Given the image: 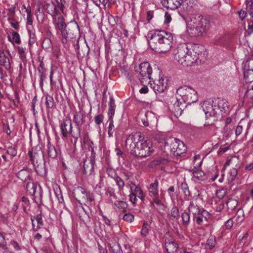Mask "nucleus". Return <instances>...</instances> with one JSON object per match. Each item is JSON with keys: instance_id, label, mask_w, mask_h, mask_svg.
<instances>
[{"instance_id": "nucleus-1", "label": "nucleus", "mask_w": 253, "mask_h": 253, "mask_svg": "<svg viewBox=\"0 0 253 253\" xmlns=\"http://www.w3.org/2000/svg\"><path fill=\"white\" fill-rule=\"evenodd\" d=\"M126 148L134 156L146 157L150 156L154 149L151 142L145 140L140 133H134L128 135L126 140Z\"/></svg>"}, {"instance_id": "nucleus-2", "label": "nucleus", "mask_w": 253, "mask_h": 253, "mask_svg": "<svg viewBox=\"0 0 253 253\" xmlns=\"http://www.w3.org/2000/svg\"><path fill=\"white\" fill-rule=\"evenodd\" d=\"M150 48L157 53L169 51L172 47L173 37L172 34L164 30L156 31L148 38Z\"/></svg>"}, {"instance_id": "nucleus-3", "label": "nucleus", "mask_w": 253, "mask_h": 253, "mask_svg": "<svg viewBox=\"0 0 253 253\" xmlns=\"http://www.w3.org/2000/svg\"><path fill=\"white\" fill-rule=\"evenodd\" d=\"M164 152L167 155H171L179 157L185 154L187 148L183 142L179 139L167 137L164 139Z\"/></svg>"}, {"instance_id": "nucleus-4", "label": "nucleus", "mask_w": 253, "mask_h": 253, "mask_svg": "<svg viewBox=\"0 0 253 253\" xmlns=\"http://www.w3.org/2000/svg\"><path fill=\"white\" fill-rule=\"evenodd\" d=\"M211 27V22L208 18L198 16L191 19L188 25V32L192 36H201L206 34Z\"/></svg>"}, {"instance_id": "nucleus-5", "label": "nucleus", "mask_w": 253, "mask_h": 253, "mask_svg": "<svg viewBox=\"0 0 253 253\" xmlns=\"http://www.w3.org/2000/svg\"><path fill=\"white\" fill-rule=\"evenodd\" d=\"M30 160L32 162L37 173L40 175L45 172L43 153L40 147H37L29 152Z\"/></svg>"}, {"instance_id": "nucleus-6", "label": "nucleus", "mask_w": 253, "mask_h": 253, "mask_svg": "<svg viewBox=\"0 0 253 253\" xmlns=\"http://www.w3.org/2000/svg\"><path fill=\"white\" fill-rule=\"evenodd\" d=\"M176 93L185 104H190L198 100L197 91L190 86L187 85L180 86L177 88Z\"/></svg>"}, {"instance_id": "nucleus-7", "label": "nucleus", "mask_w": 253, "mask_h": 253, "mask_svg": "<svg viewBox=\"0 0 253 253\" xmlns=\"http://www.w3.org/2000/svg\"><path fill=\"white\" fill-rule=\"evenodd\" d=\"M202 107L205 113L206 119L211 121L208 123L212 124L214 122L221 117L220 112H218L215 108L216 106L213 101H205Z\"/></svg>"}, {"instance_id": "nucleus-8", "label": "nucleus", "mask_w": 253, "mask_h": 253, "mask_svg": "<svg viewBox=\"0 0 253 253\" xmlns=\"http://www.w3.org/2000/svg\"><path fill=\"white\" fill-rule=\"evenodd\" d=\"M79 31V26L76 23L71 22L68 25L61 33L62 43H67L70 39H72L77 35Z\"/></svg>"}, {"instance_id": "nucleus-9", "label": "nucleus", "mask_w": 253, "mask_h": 253, "mask_svg": "<svg viewBox=\"0 0 253 253\" xmlns=\"http://www.w3.org/2000/svg\"><path fill=\"white\" fill-rule=\"evenodd\" d=\"M76 199L79 203L83 202L85 205L90 206L91 203L94 200L92 194H86L85 190L82 187H78L75 193Z\"/></svg>"}, {"instance_id": "nucleus-10", "label": "nucleus", "mask_w": 253, "mask_h": 253, "mask_svg": "<svg viewBox=\"0 0 253 253\" xmlns=\"http://www.w3.org/2000/svg\"><path fill=\"white\" fill-rule=\"evenodd\" d=\"M85 115L81 111L74 113L73 121L77 127V133L73 135V138L76 140L81 136V127L85 122Z\"/></svg>"}, {"instance_id": "nucleus-11", "label": "nucleus", "mask_w": 253, "mask_h": 253, "mask_svg": "<svg viewBox=\"0 0 253 253\" xmlns=\"http://www.w3.org/2000/svg\"><path fill=\"white\" fill-rule=\"evenodd\" d=\"M158 188V181L156 180L154 183L150 184L148 188L149 195L153 198V200L150 201V204L153 206H154L155 203L158 206H163V203L159 198Z\"/></svg>"}, {"instance_id": "nucleus-12", "label": "nucleus", "mask_w": 253, "mask_h": 253, "mask_svg": "<svg viewBox=\"0 0 253 253\" xmlns=\"http://www.w3.org/2000/svg\"><path fill=\"white\" fill-rule=\"evenodd\" d=\"M60 129L62 137L67 138L68 134L71 133L73 137L74 134H76L77 130L73 131L71 120L69 118H65L60 125Z\"/></svg>"}, {"instance_id": "nucleus-13", "label": "nucleus", "mask_w": 253, "mask_h": 253, "mask_svg": "<svg viewBox=\"0 0 253 253\" xmlns=\"http://www.w3.org/2000/svg\"><path fill=\"white\" fill-rule=\"evenodd\" d=\"M173 104L169 106V109L174 114V116L178 118L182 114L183 110L186 107V104L184 102L180 101V98L174 99L172 101Z\"/></svg>"}, {"instance_id": "nucleus-14", "label": "nucleus", "mask_w": 253, "mask_h": 253, "mask_svg": "<svg viewBox=\"0 0 253 253\" xmlns=\"http://www.w3.org/2000/svg\"><path fill=\"white\" fill-rule=\"evenodd\" d=\"M137 72H139L140 75V80L151 79L152 70L148 62L141 63Z\"/></svg>"}, {"instance_id": "nucleus-15", "label": "nucleus", "mask_w": 253, "mask_h": 253, "mask_svg": "<svg viewBox=\"0 0 253 253\" xmlns=\"http://www.w3.org/2000/svg\"><path fill=\"white\" fill-rule=\"evenodd\" d=\"M215 104L216 109L218 112H220L221 114V117L223 116L224 114L229 111V105L228 101L221 98H217L214 101Z\"/></svg>"}, {"instance_id": "nucleus-16", "label": "nucleus", "mask_w": 253, "mask_h": 253, "mask_svg": "<svg viewBox=\"0 0 253 253\" xmlns=\"http://www.w3.org/2000/svg\"><path fill=\"white\" fill-rule=\"evenodd\" d=\"M165 248L167 253H174L177 252L178 246L175 240L169 236L165 239Z\"/></svg>"}, {"instance_id": "nucleus-17", "label": "nucleus", "mask_w": 253, "mask_h": 253, "mask_svg": "<svg viewBox=\"0 0 253 253\" xmlns=\"http://www.w3.org/2000/svg\"><path fill=\"white\" fill-rule=\"evenodd\" d=\"M167 80L160 76L158 80H155L152 87L156 93H161L167 88Z\"/></svg>"}, {"instance_id": "nucleus-18", "label": "nucleus", "mask_w": 253, "mask_h": 253, "mask_svg": "<svg viewBox=\"0 0 253 253\" xmlns=\"http://www.w3.org/2000/svg\"><path fill=\"white\" fill-rule=\"evenodd\" d=\"M197 58V55H192L191 51L189 49V52L186 53V55H184V57L182 58L183 60H180L179 63L183 66H190L196 61Z\"/></svg>"}, {"instance_id": "nucleus-19", "label": "nucleus", "mask_w": 253, "mask_h": 253, "mask_svg": "<svg viewBox=\"0 0 253 253\" xmlns=\"http://www.w3.org/2000/svg\"><path fill=\"white\" fill-rule=\"evenodd\" d=\"M189 52V48L187 45L183 43L178 45L174 53V57L175 59L179 63L180 60H182V58L184 55H186V53Z\"/></svg>"}, {"instance_id": "nucleus-20", "label": "nucleus", "mask_w": 253, "mask_h": 253, "mask_svg": "<svg viewBox=\"0 0 253 253\" xmlns=\"http://www.w3.org/2000/svg\"><path fill=\"white\" fill-rule=\"evenodd\" d=\"M43 7L46 12L51 15L52 17L59 13L58 10L57 9L55 1L54 2L52 0L46 1Z\"/></svg>"}, {"instance_id": "nucleus-21", "label": "nucleus", "mask_w": 253, "mask_h": 253, "mask_svg": "<svg viewBox=\"0 0 253 253\" xmlns=\"http://www.w3.org/2000/svg\"><path fill=\"white\" fill-rule=\"evenodd\" d=\"M162 5L171 10H175L182 4L181 0H160Z\"/></svg>"}, {"instance_id": "nucleus-22", "label": "nucleus", "mask_w": 253, "mask_h": 253, "mask_svg": "<svg viewBox=\"0 0 253 253\" xmlns=\"http://www.w3.org/2000/svg\"><path fill=\"white\" fill-rule=\"evenodd\" d=\"M53 23L56 28L61 33L68 25L66 24L63 16L57 14L53 17Z\"/></svg>"}, {"instance_id": "nucleus-23", "label": "nucleus", "mask_w": 253, "mask_h": 253, "mask_svg": "<svg viewBox=\"0 0 253 253\" xmlns=\"http://www.w3.org/2000/svg\"><path fill=\"white\" fill-rule=\"evenodd\" d=\"M108 245L113 253H123L117 240L114 237H111L108 239Z\"/></svg>"}, {"instance_id": "nucleus-24", "label": "nucleus", "mask_w": 253, "mask_h": 253, "mask_svg": "<svg viewBox=\"0 0 253 253\" xmlns=\"http://www.w3.org/2000/svg\"><path fill=\"white\" fill-rule=\"evenodd\" d=\"M32 171L28 168L23 169L16 173V176L24 182L31 180Z\"/></svg>"}, {"instance_id": "nucleus-25", "label": "nucleus", "mask_w": 253, "mask_h": 253, "mask_svg": "<svg viewBox=\"0 0 253 253\" xmlns=\"http://www.w3.org/2000/svg\"><path fill=\"white\" fill-rule=\"evenodd\" d=\"M210 217L209 213L204 210H202V211L199 214L194 220H195L197 224L199 225L207 224L208 222V218Z\"/></svg>"}, {"instance_id": "nucleus-26", "label": "nucleus", "mask_w": 253, "mask_h": 253, "mask_svg": "<svg viewBox=\"0 0 253 253\" xmlns=\"http://www.w3.org/2000/svg\"><path fill=\"white\" fill-rule=\"evenodd\" d=\"M31 219L32 223V227L34 231H38V230L41 228V226L43 225L42 217L41 213L38 214L35 217H32Z\"/></svg>"}, {"instance_id": "nucleus-27", "label": "nucleus", "mask_w": 253, "mask_h": 253, "mask_svg": "<svg viewBox=\"0 0 253 253\" xmlns=\"http://www.w3.org/2000/svg\"><path fill=\"white\" fill-rule=\"evenodd\" d=\"M199 206L194 205L193 203H191L188 207V212L192 214L193 220L198 216L199 214L202 211Z\"/></svg>"}, {"instance_id": "nucleus-28", "label": "nucleus", "mask_w": 253, "mask_h": 253, "mask_svg": "<svg viewBox=\"0 0 253 253\" xmlns=\"http://www.w3.org/2000/svg\"><path fill=\"white\" fill-rule=\"evenodd\" d=\"M0 65L3 66L6 70H9L11 68L10 60L5 56L4 52L0 53Z\"/></svg>"}, {"instance_id": "nucleus-29", "label": "nucleus", "mask_w": 253, "mask_h": 253, "mask_svg": "<svg viewBox=\"0 0 253 253\" xmlns=\"http://www.w3.org/2000/svg\"><path fill=\"white\" fill-rule=\"evenodd\" d=\"M94 162L92 160L84 161V173L86 174H91L94 171Z\"/></svg>"}, {"instance_id": "nucleus-30", "label": "nucleus", "mask_w": 253, "mask_h": 253, "mask_svg": "<svg viewBox=\"0 0 253 253\" xmlns=\"http://www.w3.org/2000/svg\"><path fill=\"white\" fill-rule=\"evenodd\" d=\"M31 195H33L34 197V200L35 201V202L38 205H42V190L40 185H38V188L36 190L35 193L32 194Z\"/></svg>"}, {"instance_id": "nucleus-31", "label": "nucleus", "mask_w": 253, "mask_h": 253, "mask_svg": "<svg viewBox=\"0 0 253 253\" xmlns=\"http://www.w3.org/2000/svg\"><path fill=\"white\" fill-rule=\"evenodd\" d=\"M116 104L113 97L110 96L109 103V109L108 116L109 119H113L116 109Z\"/></svg>"}, {"instance_id": "nucleus-32", "label": "nucleus", "mask_w": 253, "mask_h": 253, "mask_svg": "<svg viewBox=\"0 0 253 253\" xmlns=\"http://www.w3.org/2000/svg\"><path fill=\"white\" fill-rule=\"evenodd\" d=\"M47 154L49 158L55 159L57 156V152L55 147L48 142L47 144Z\"/></svg>"}, {"instance_id": "nucleus-33", "label": "nucleus", "mask_w": 253, "mask_h": 253, "mask_svg": "<svg viewBox=\"0 0 253 253\" xmlns=\"http://www.w3.org/2000/svg\"><path fill=\"white\" fill-rule=\"evenodd\" d=\"M8 41L11 42L12 43H16L17 44H20L21 43L20 37L19 34L14 31H12L11 33V36H8Z\"/></svg>"}, {"instance_id": "nucleus-34", "label": "nucleus", "mask_w": 253, "mask_h": 253, "mask_svg": "<svg viewBox=\"0 0 253 253\" xmlns=\"http://www.w3.org/2000/svg\"><path fill=\"white\" fill-rule=\"evenodd\" d=\"M27 191L30 194H34L38 188V185L35 184L31 180L28 181L26 186Z\"/></svg>"}, {"instance_id": "nucleus-35", "label": "nucleus", "mask_w": 253, "mask_h": 253, "mask_svg": "<svg viewBox=\"0 0 253 253\" xmlns=\"http://www.w3.org/2000/svg\"><path fill=\"white\" fill-rule=\"evenodd\" d=\"M244 77L247 83L253 82V70L245 69L244 71Z\"/></svg>"}, {"instance_id": "nucleus-36", "label": "nucleus", "mask_w": 253, "mask_h": 253, "mask_svg": "<svg viewBox=\"0 0 253 253\" xmlns=\"http://www.w3.org/2000/svg\"><path fill=\"white\" fill-rule=\"evenodd\" d=\"M45 104L46 105V109L47 111H48L50 109L53 108L54 106L53 98L52 96L48 94L45 95Z\"/></svg>"}, {"instance_id": "nucleus-37", "label": "nucleus", "mask_w": 253, "mask_h": 253, "mask_svg": "<svg viewBox=\"0 0 253 253\" xmlns=\"http://www.w3.org/2000/svg\"><path fill=\"white\" fill-rule=\"evenodd\" d=\"M227 207L229 210H234L238 205V201L234 199L229 198L226 203Z\"/></svg>"}, {"instance_id": "nucleus-38", "label": "nucleus", "mask_w": 253, "mask_h": 253, "mask_svg": "<svg viewBox=\"0 0 253 253\" xmlns=\"http://www.w3.org/2000/svg\"><path fill=\"white\" fill-rule=\"evenodd\" d=\"M182 224L184 227H187L190 223V214L188 212L184 211L181 213Z\"/></svg>"}, {"instance_id": "nucleus-39", "label": "nucleus", "mask_w": 253, "mask_h": 253, "mask_svg": "<svg viewBox=\"0 0 253 253\" xmlns=\"http://www.w3.org/2000/svg\"><path fill=\"white\" fill-rule=\"evenodd\" d=\"M18 52L19 55V57L23 62V63L26 65L27 62V59L25 54V49L21 46H17Z\"/></svg>"}, {"instance_id": "nucleus-40", "label": "nucleus", "mask_w": 253, "mask_h": 253, "mask_svg": "<svg viewBox=\"0 0 253 253\" xmlns=\"http://www.w3.org/2000/svg\"><path fill=\"white\" fill-rule=\"evenodd\" d=\"M192 50L195 55H199L205 50V47L203 45L195 44L192 46Z\"/></svg>"}, {"instance_id": "nucleus-41", "label": "nucleus", "mask_w": 253, "mask_h": 253, "mask_svg": "<svg viewBox=\"0 0 253 253\" xmlns=\"http://www.w3.org/2000/svg\"><path fill=\"white\" fill-rule=\"evenodd\" d=\"M180 188L184 195L185 198L187 199L190 196V192L187 184L185 182H182L181 184Z\"/></svg>"}, {"instance_id": "nucleus-42", "label": "nucleus", "mask_w": 253, "mask_h": 253, "mask_svg": "<svg viewBox=\"0 0 253 253\" xmlns=\"http://www.w3.org/2000/svg\"><path fill=\"white\" fill-rule=\"evenodd\" d=\"M193 176L197 180H203L204 179L205 173L201 170L197 169L193 171Z\"/></svg>"}, {"instance_id": "nucleus-43", "label": "nucleus", "mask_w": 253, "mask_h": 253, "mask_svg": "<svg viewBox=\"0 0 253 253\" xmlns=\"http://www.w3.org/2000/svg\"><path fill=\"white\" fill-rule=\"evenodd\" d=\"M150 230V225L147 223H144L141 230V235L143 237H146L148 234Z\"/></svg>"}, {"instance_id": "nucleus-44", "label": "nucleus", "mask_w": 253, "mask_h": 253, "mask_svg": "<svg viewBox=\"0 0 253 253\" xmlns=\"http://www.w3.org/2000/svg\"><path fill=\"white\" fill-rule=\"evenodd\" d=\"M55 194L57 197V199L60 203L64 202L63 197L61 193V191L58 186H56L54 188Z\"/></svg>"}, {"instance_id": "nucleus-45", "label": "nucleus", "mask_w": 253, "mask_h": 253, "mask_svg": "<svg viewBox=\"0 0 253 253\" xmlns=\"http://www.w3.org/2000/svg\"><path fill=\"white\" fill-rule=\"evenodd\" d=\"M238 158L236 156L232 157L231 159L227 160L225 162L224 167H227L231 165L232 167L236 166V163H238Z\"/></svg>"}, {"instance_id": "nucleus-46", "label": "nucleus", "mask_w": 253, "mask_h": 253, "mask_svg": "<svg viewBox=\"0 0 253 253\" xmlns=\"http://www.w3.org/2000/svg\"><path fill=\"white\" fill-rule=\"evenodd\" d=\"M93 2L97 5L100 6L101 4H102L104 6L106 5H108L109 6L111 5L113 2L114 0H92Z\"/></svg>"}, {"instance_id": "nucleus-47", "label": "nucleus", "mask_w": 253, "mask_h": 253, "mask_svg": "<svg viewBox=\"0 0 253 253\" xmlns=\"http://www.w3.org/2000/svg\"><path fill=\"white\" fill-rule=\"evenodd\" d=\"M237 170L235 168L232 169L230 172V175L228 177V181L229 183H232L233 181L235 179V178L237 175Z\"/></svg>"}, {"instance_id": "nucleus-48", "label": "nucleus", "mask_w": 253, "mask_h": 253, "mask_svg": "<svg viewBox=\"0 0 253 253\" xmlns=\"http://www.w3.org/2000/svg\"><path fill=\"white\" fill-rule=\"evenodd\" d=\"M114 180L118 187L119 190L120 191H122L125 186V182L124 180L118 176L115 178Z\"/></svg>"}, {"instance_id": "nucleus-49", "label": "nucleus", "mask_w": 253, "mask_h": 253, "mask_svg": "<svg viewBox=\"0 0 253 253\" xmlns=\"http://www.w3.org/2000/svg\"><path fill=\"white\" fill-rule=\"evenodd\" d=\"M7 153L12 157L16 156L17 153V146L15 145L8 146L7 149Z\"/></svg>"}, {"instance_id": "nucleus-50", "label": "nucleus", "mask_w": 253, "mask_h": 253, "mask_svg": "<svg viewBox=\"0 0 253 253\" xmlns=\"http://www.w3.org/2000/svg\"><path fill=\"white\" fill-rule=\"evenodd\" d=\"M114 205L120 209H125L127 207V203L124 201L121 200L116 201L114 203Z\"/></svg>"}, {"instance_id": "nucleus-51", "label": "nucleus", "mask_w": 253, "mask_h": 253, "mask_svg": "<svg viewBox=\"0 0 253 253\" xmlns=\"http://www.w3.org/2000/svg\"><path fill=\"white\" fill-rule=\"evenodd\" d=\"M248 29L247 32L249 35H251L253 33V18H250L248 20Z\"/></svg>"}, {"instance_id": "nucleus-52", "label": "nucleus", "mask_w": 253, "mask_h": 253, "mask_svg": "<svg viewBox=\"0 0 253 253\" xmlns=\"http://www.w3.org/2000/svg\"><path fill=\"white\" fill-rule=\"evenodd\" d=\"M171 215L174 218L178 219L180 216L178 208L176 207H173L170 211Z\"/></svg>"}, {"instance_id": "nucleus-53", "label": "nucleus", "mask_w": 253, "mask_h": 253, "mask_svg": "<svg viewBox=\"0 0 253 253\" xmlns=\"http://www.w3.org/2000/svg\"><path fill=\"white\" fill-rule=\"evenodd\" d=\"M28 32L29 34V44L30 45L33 44L36 41V35L34 33L32 32L31 31L28 30Z\"/></svg>"}, {"instance_id": "nucleus-54", "label": "nucleus", "mask_w": 253, "mask_h": 253, "mask_svg": "<svg viewBox=\"0 0 253 253\" xmlns=\"http://www.w3.org/2000/svg\"><path fill=\"white\" fill-rule=\"evenodd\" d=\"M14 97L12 99V101L14 106L17 107L19 103V96L18 93L17 91H14ZM9 99L11 100L10 98H9Z\"/></svg>"}, {"instance_id": "nucleus-55", "label": "nucleus", "mask_w": 253, "mask_h": 253, "mask_svg": "<svg viewBox=\"0 0 253 253\" xmlns=\"http://www.w3.org/2000/svg\"><path fill=\"white\" fill-rule=\"evenodd\" d=\"M215 238L211 237L208 239L206 245L209 246L210 249H212L215 246Z\"/></svg>"}, {"instance_id": "nucleus-56", "label": "nucleus", "mask_w": 253, "mask_h": 253, "mask_svg": "<svg viewBox=\"0 0 253 253\" xmlns=\"http://www.w3.org/2000/svg\"><path fill=\"white\" fill-rule=\"evenodd\" d=\"M134 216L131 213H128L125 214L123 217V219L127 222H131L134 220Z\"/></svg>"}, {"instance_id": "nucleus-57", "label": "nucleus", "mask_w": 253, "mask_h": 253, "mask_svg": "<svg viewBox=\"0 0 253 253\" xmlns=\"http://www.w3.org/2000/svg\"><path fill=\"white\" fill-rule=\"evenodd\" d=\"M0 163L2 165H5L7 167H9L10 162L7 159L6 156L4 155H1V158H0Z\"/></svg>"}, {"instance_id": "nucleus-58", "label": "nucleus", "mask_w": 253, "mask_h": 253, "mask_svg": "<svg viewBox=\"0 0 253 253\" xmlns=\"http://www.w3.org/2000/svg\"><path fill=\"white\" fill-rule=\"evenodd\" d=\"M239 18L241 21H243L247 16V12L242 9L238 12Z\"/></svg>"}, {"instance_id": "nucleus-59", "label": "nucleus", "mask_w": 253, "mask_h": 253, "mask_svg": "<svg viewBox=\"0 0 253 253\" xmlns=\"http://www.w3.org/2000/svg\"><path fill=\"white\" fill-rule=\"evenodd\" d=\"M106 193L108 194L110 196L114 197V199H117V196L115 194V190L113 188L111 187H108L106 190Z\"/></svg>"}, {"instance_id": "nucleus-60", "label": "nucleus", "mask_w": 253, "mask_h": 253, "mask_svg": "<svg viewBox=\"0 0 253 253\" xmlns=\"http://www.w3.org/2000/svg\"><path fill=\"white\" fill-rule=\"evenodd\" d=\"M242 122L240 121L235 129V134L237 136L240 135L243 131Z\"/></svg>"}, {"instance_id": "nucleus-61", "label": "nucleus", "mask_w": 253, "mask_h": 253, "mask_svg": "<svg viewBox=\"0 0 253 253\" xmlns=\"http://www.w3.org/2000/svg\"><path fill=\"white\" fill-rule=\"evenodd\" d=\"M106 172L108 176L111 177L114 179H115V178L117 176L116 175V173L115 172V170L113 169H107L106 170Z\"/></svg>"}, {"instance_id": "nucleus-62", "label": "nucleus", "mask_w": 253, "mask_h": 253, "mask_svg": "<svg viewBox=\"0 0 253 253\" xmlns=\"http://www.w3.org/2000/svg\"><path fill=\"white\" fill-rule=\"evenodd\" d=\"M6 243L4 237L0 233V247L5 249L6 248Z\"/></svg>"}, {"instance_id": "nucleus-63", "label": "nucleus", "mask_w": 253, "mask_h": 253, "mask_svg": "<svg viewBox=\"0 0 253 253\" xmlns=\"http://www.w3.org/2000/svg\"><path fill=\"white\" fill-rule=\"evenodd\" d=\"M103 116L101 114H99L95 116L94 118V122L96 124L98 125H100L103 122Z\"/></svg>"}, {"instance_id": "nucleus-64", "label": "nucleus", "mask_w": 253, "mask_h": 253, "mask_svg": "<svg viewBox=\"0 0 253 253\" xmlns=\"http://www.w3.org/2000/svg\"><path fill=\"white\" fill-rule=\"evenodd\" d=\"M39 73H45L46 69L44 67V64L42 61H40V64L38 68Z\"/></svg>"}]
</instances>
